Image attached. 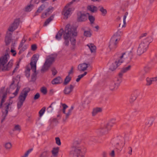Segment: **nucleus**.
Wrapping results in <instances>:
<instances>
[{
	"mask_svg": "<svg viewBox=\"0 0 157 157\" xmlns=\"http://www.w3.org/2000/svg\"><path fill=\"white\" fill-rule=\"evenodd\" d=\"M20 77L13 79L10 86V89L8 88H2L0 90V108L2 107V122L5 119L8 111L11 109V105L13 101L11 99L17 95L21 86L19 85Z\"/></svg>",
	"mask_w": 157,
	"mask_h": 157,
	"instance_id": "f257e3e1",
	"label": "nucleus"
},
{
	"mask_svg": "<svg viewBox=\"0 0 157 157\" xmlns=\"http://www.w3.org/2000/svg\"><path fill=\"white\" fill-rule=\"evenodd\" d=\"M77 32L76 28L67 24L66 26L63 37L64 43L66 46H68L70 41L71 45L74 47L75 44L76 40L75 37L77 36Z\"/></svg>",
	"mask_w": 157,
	"mask_h": 157,
	"instance_id": "f03ea898",
	"label": "nucleus"
},
{
	"mask_svg": "<svg viewBox=\"0 0 157 157\" xmlns=\"http://www.w3.org/2000/svg\"><path fill=\"white\" fill-rule=\"evenodd\" d=\"M9 54H5L0 58V71H8L12 67L13 64V60L10 59Z\"/></svg>",
	"mask_w": 157,
	"mask_h": 157,
	"instance_id": "7ed1b4c3",
	"label": "nucleus"
},
{
	"mask_svg": "<svg viewBox=\"0 0 157 157\" xmlns=\"http://www.w3.org/2000/svg\"><path fill=\"white\" fill-rule=\"evenodd\" d=\"M29 88H25L23 89L20 93L18 98V101L17 104V107L18 109L21 108L23 103L25 101L28 95V93L30 91Z\"/></svg>",
	"mask_w": 157,
	"mask_h": 157,
	"instance_id": "20e7f679",
	"label": "nucleus"
},
{
	"mask_svg": "<svg viewBox=\"0 0 157 157\" xmlns=\"http://www.w3.org/2000/svg\"><path fill=\"white\" fill-rule=\"evenodd\" d=\"M86 150L83 148H72L69 155L71 157H84Z\"/></svg>",
	"mask_w": 157,
	"mask_h": 157,
	"instance_id": "39448f33",
	"label": "nucleus"
},
{
	"mask_svg": "<svg viewBox=\"0 0 157 157\" xmlns=\"http://www.w3.org/2000/svg\"><path fill=\"white\" fill-rule=\"evenodd\" d=\"M68 3L63 8L61 12V14L63 16L64 19H67L72 14V12L74 10V9L73 7H71V3Z\"/></svg>",
	"mask_w": 157,
	"mask_h": 157,
	"instance_id": "423d86ee",
	"label": "nucleus"
},
{
	"mask_svg": "<svg viewBox=\"0 0 157 157\" xmlns=\"http://www.w3.org/2000/svg\"><path fill=\"white\" fill-rule=\"evenodd\" d=\"M39 56L38 55H34L32 59V60L30 63L31 66V69L34 73L32 76V79L34 81L36 79V63L38 59Z\"/></svg>",
	"mask_w": 157,
	"mask_h": 157,
	"instance_id": "0eeeda50",
	"label": "nucleus"
},
{
	"mask_svg": "<svg viewBox=\"0 0 157 157\" xmlns=\"http://www.w3.org/2000/svg\"><path fill=\"white\" fill-rule=\"evenodd\" d=\"M54 61V58L52 55L48 56L42 68L41 71L44 72L48 70Z\"/></svg>",
	"mask_w": 157,
	"mask_h": 157,
	"instance_id": "6e6552de",
	"label": "nucleus"
},
{
	"mask_svg": "<svg viewBox=\"0 0 157 157\" xmlns=\"http://www.w3.org/2000/svg\"><path fill=\"white\" fill-rule=\"evenodd\" d=\"M20 23V20L18 19H15L13 23L10 25L8 28V31L12 33L18 27Z\"/></svg>",
	"mask_w": 157,
	"mask_h": 157,
	"instance_id": "1a4fd4ad",
	"label": "nucleus"
},
{
	"mask_svg": "<svg viewBox=\"0 0 157 157\" xmlns=\"http://www.w3.org/2000/svg\"><path fill=\"white\" fill-rule=\"evenodd\" d=\"M89 13L83 12H80L78 13L77 21L78 22H83L85 21L87 19Z\"/></svg>",
	"mask_w": 157,
	"mask_h": 157,
	"instance_id": "9d476101",
	"label": "nucleus"
},
{
	"mask_svg": "<svg viewBox=\"0 0 157 157\" xmlns=\"http://www.w3.org/2000/svg\"><path fill=\"white\" fill-rule=\"evenodd\" d=\"M120 39L119 35L117 33H115L111 35L110 42L113 43L114 46H116Z\"/></svg>",
	"mask_w": 157,
	"mask_h": 157,
	"instance_id": "9b49d317",
	"label": "nucleus"
},
{
	"mask_svg": "<svg viewBox=\"0 0 157 157\" xmlns=\"http://www.w3.org/2000/svg\"><path fill=\"white\" fill-rule=\"evenodd\" d=\"M146 50V45L144 42L140 43L137 50V53L138 55L143 54Z\"/></svg>",
	"mask_w": 157,
	"mask_h": 157,
	"instance_id": "f8f14e48",
	"label": "nucleus"
},
{
	"mask_svg": "<svg viewBox=\"0 0 157 157\" xmlns=\"http://www.w3.org/2000/svg\"><path fill=\"white\" fill-rule=\"evenodd\" d=\"M12 33L9 31H7L5 39V42L7 45L11 43L12 40Z\"/></svg>",
	"mask_w": 157,
	"mask_h": 157,
	"instance_id": "ddd939ff",
	"label": "nucleus"
},
{
	"mask_svg": "<svg viewBox=\"0 0 157 157\" xmlns=\"http://www.w3.org/2000/svg\"><path fill=\"white\" fill-rule=\"evenodd\" d=\"M83 31V35L86 37H90L92 35V32L90 29L88 28L83 27L82 29Z\"/></svg>",
	"mask_w": 157,
	"mask_h": 157,
	"instance_id": "4468645a",
	"label": "nucleus"
},
{
	"mask_svg": "<svg viewBox=\"0 0 157 157\" xmlns=\"http://www.w3.org/2000/svg\"><path fill=\"white\" fill-rule=\"evenodd\" d=\"M88 67V64L82 63L79 64L78 67V69L80 71H83L86 70Z\"/></svg>",
	"mask_w": 157,
	"mask_h": 157,
	"instance_id": "2eb2a0df",
	"label": "nucleus"
},
{
	"mask_svg": "<svg viewBox=\"0 0 157 157\" xmlns=\"http://www.w3.org/2000/svg\"><path fill=\"white\" fill-rule=\"evenodd\" d=\"M59 148H52L51 151L52 153V157H56L59 154Z\"/></svg>",
	"mask_w": 157,
	"mask_h": 157,
	"instance_id": "dca6fc26",
	"label": "nucleus"
},
{
	"mask_svg": "<svg viewBox=\"0 0 157 157\" xmlns=\"http://www.w3.org/2000/svg\"><path fill=\"white\" fill-rule=\"evenodd\" d=\"M102 108L101 107H97L93 109L92 112L93 116H95L97 113H101L102 111Z\"/></svg>",
	"mask_w": 157,
	"mask_h": 157,
	"instance_id": "f3484780",
	"label": "nucleus"
},
{
	"mask_svg": "<svg viewBox=\"0 0 157 157\" xmlns=\"http://www.w3.org/2000/svg\"><path fill=\"white\" fill-rule=\"evenodd\" d=\"M74 87V86L71 85L66 87L64 90V93L67 95L69 94L72 91Z\"/></svg>",
	"mask_w": 157,
	"mask_h": 157,
	"instance_id": "a211bd4d",
	"label": "nucleus"
},
{
	"mask_svg": "<svg viewBox=\"0 0 157 157\" xmlns=\"http://www.w3.org/2000/svg\"><path fill=\"white\" fill-rule=\"evenodd\" d=\"M63 81V79L60 77H58L54 79L52 81V83L53 85H56L62 82Z\"/></svg>",
	"mask_w": 157,
	"mask_h": 157,
	"instance_id": "6ab92c4d",
	"label": "nucleus"
},
{
	"mask_svg": "<svg viewBox=\"0 0 157 157\" xmlns=\"http://www.w3.org/2000/svg\"><path fill=\"white\" fill-rule=\"evenodd\" d=\"M53 10L54 8L52 6H50L48 9H47V12L44 13L42 15L41 17L43 18H45L46 17L47 15H48V13L49 12H52V11Z\"/></svg>",
	"mask_w": 157,
	"mask_h": 157,
	"instance_id": "aec40b11",
	"label": "nucleus"
},
{
	"mask_svg": "<svg viewBox=\"0 0 157 157\" xmlns=\"http://www.w3.org/2000/svg\"><path fill=\"white\" fill-rule=\"evenodd\" d=\"M128 15V13L127 12H126L123 17V23L121 24H120L119 26L120 27H124L125 26L126 24V19Z\"/></svg>",
	"mask_w": 157,
	"mask_h": 157,
	"instance_id": "412c9836",
	"label": "nucleus"
},
{
	"mask_svg": "<svg viewBox=\"0 0 157 157\" xmlns=\"http://www.w3.org/2000/svg\"><path fill=\"white\" fill-rule=\"evenodd\" d=\"M88 10L90 11L91 12L94 13L97 11V8L93 5H90L87 6Z\"/></svg>",
	"mask_w": 157,
	"mask_h": 157,
	"instance_id": "4be33fe9",
	"label": "nucleus"
},
{
	"mask_svg": "<svg viewBox=\"0 0 157 157\" xmlns=\"http://www.w3.org/2000/svg\"><path fill=\"white\" fill-rule=\"evenodd\" d=\"M87 46L90 48L91 53L95 52H96V47L93 44H89Z\"/></svg>",
	"mask_w": 157,
	"mask_h": 157,
	"instance_id": "5701e85b",
	"label": "nucleus"
},
{
	"mask_svg": "<svg viewBox=\"0 0 157 157\" xmlns=\"http://www.w3.org/2000/svg\"><path fill=\"white\" fill-rule=\"evenodd\" d=\"M48 3L43 4L37 10V12L39 13L41 12L48 7Z\"/></svg>",
	"mask_w": 157,
	"mask_h": 157,
	"instance_id": "b1692460",
	"label": "nucleus"
},
{
	"mask_svg": "<svg viewBox=\"0 0 157 157\" xmlns=\"http://www.w3.org/2000/svg\"><path fill=\"white\" fill-rule=\"evenodd\" d=\"M74 109V107L71 106L68 110L67 112L66 113L65 112V113H64L65 115V117L66 119L68 118L69 116L71 115L72 110Z\"/></svg>",
	"mask_w": 157,
	"mask_h": 157,
	"instance_id": "393cba45",
	"label": "nucleus"
},
{
	"mask_svg": "<svg viewBox=\"0 0 157 157\" xmlns=\"http://www.w3.org/2000/svg\"><path fill=\"white\" fill-rule=\"evenodd\" d=\"M63 29H61L58 33H57L56 36V38L57 40H60L63 33Z\"/></svg>",
	"mask_w": 157,
	"mask_h": 157,
	"instance_id": "a878e982",
	"label": "nucleus"
},
{
	"mask_svg": "<svg viewBox=\"0 0 157 157\" xmlns=\"http://www.w3.org/2000/svg\"><path fill=\"white\" fill-rule=\"evenodd\" d=\"M21 130V126L18 124H15L14 125L13 131H17L19 132Z\"/></svg>",
	"mask_w": 157,
	"mask_h": 157,
	"instance_id": "bb28decb",
	"label": "nucleus"
},
{
	"mask_svg": "<svg viewBox=\"0 0 157 157\" xmlns=\"http://www.w3.org/2000/svg\"><path fill=\"white\" fill-rule=\"evenodd\" d=\"M117 67L115 62L114 63H112L110 64L109 69L113 71L116 70Z\"/></svg>",
	"mask_w": 157,
	"mask_h": 157,
	"instance_id": "cd10ccee",
	"label": "nucleus"
},
{
	"mask_svg": "<svg viewBox=\"0 0 157 157\" xmlns=\"http://www.w3.org/2000/svg\"><path fill=\"white\" fill-rule=\"evenodd\" d=\"M20 60L19 61H17L16 63L15 66L14 68L13 71V74L14 73L16 72L17 70L18 69L19 67V64L20 62Z\"/></svg>",
	"mask_w": 157,
	"mask_h": 157,
	"instance_id": "c85d7f7f",
	"label": "nucleus"
},
{
	"mask_svg": "<svg viewBox=\"0 0 157 157\" xmlns=\"http://www.w3.org/2000/svg\"><path fill=\"white\" fill-rule=\"evenodd\" d=\"M81 143V141L79 139H74L73 142V145L74 147L77 146L78 145L80 144Z\"/></svg>",
	"mask_w": 157,
	"mask_h": 157,
	"instance_id": "c756f323",
	"label": "nucleus"
},
{
	"mask_svg": "<svg viewBox=\"0 0 157 157\" xmlns=\"http://www.w3.org/2000/svg\"><path fill=\"white\" fill-rule=\"evenodd\" d=\"M99 8H100V11L101 12L103 16H105L107 13V10L104 9L102 6H99Z\"/></svg>",
	"mask_w": 157,
	"mask_h": 157,
	"instance_id": "7c9ffc66",
	"label": "nucleus"
},
{
	"mask_svg": "<svg viewBox=\"0 0 157 157\" xmlns=\"http://www.w3.org/2000/svg\"><path fill=\"white\" fill-rule=\"evenodd\" d=\"M71 77L69 75L67 76L64 81L63 84L64 85H67L71 80Z\"/></svg>",
	"mask_w": 157,
	"mask_h": 157,
	"instance_id": "2f4dec72",
	"label": "nucleus"
},
{
	"mask_svg": "<svg viewBox=\"0 0 157 157\" xmlns=\"http://www.w3.org/2000/svg\"><path fill=\"white\" fill-rule=\"evenodd\" d=\"M152 80V78H150L149 77L146 78V81L147 82V86H149L151 84L152 82L153 81Z\"/></svg>",
	"mask_w": 157,
	"mask_h": 157,
	"instance_id": "473e14b6",
	"label": "nucleus"
},
{
	"mask_svg": "<svg viewBox=\"0 0 157 157\" xmlns=\"http://www.w3.org/2000/svg\"><path fill=\"white\" fill-rule=\"evenodd\" d=\"M53 16H52L49 17L44 22V25L46 26L49 23L50 21H51L53 20Z\"/></svg>",
	"mask_w": 157,
	"mask_h": 157,
	"instance_id": "72a5a7b5",
	"label": "nucleus"
},
{
	"mask_svg": "<svg viewBox=\"0 0 157 157\" xmlns=\"http://www.w3.org/2000/svg\"><path fill=\"white\" fill-rule=\"evenodd\" d=\"M124 61H122L119 59H118L116 60L115 62L116 65L118 67Z\"/></svg>",
	"mask_w": 157,
	"mask_h": 157,
	"instance_id": "f704fd0d",
	"label": "nucleus"
},
{
	"mask_svg": "<svg viewBox=\"0 0 157 157\" xmlns=\"http://www.w3.org/2000/svg\"><path fill=\"white\" fill-rule=\"evenodd\" d=\"M33 7L32 5H30L27 6L25 9V10L26 12H29L31 10Z\"/></svg>",
	"mask_w": 157,
	"mask_h": 157,
	"instance_id": "c9c22d12",
	"label": "nucleus"
},
{
	"mask_svg": "<svg viewBox=\"0 0 157 157\" xmlns=\"http://www.w3.org/2000/svg\"><path fill=\"white\" fill-rule=\"evenodd\" d=\"M48 152L45 151L42 152L39 157H48Z\"/></svg>",
	"mask_w": 157,
	"mask_h": 157,
	"instance_id": "e433bc0d",
	"label": "nucleus"
},
{
	"mask_svg": "<svg viewBox=\"0 0 157 157\" xmlns=\"http://www.w3.org/2000/svg\"><path fill=\"white\" fill-rule=\"evenodd\" d=\"M45 108L44 107L39 112L40 117H41L43 115L45 110Z\"/></svg>",
	"mask_w": 157,
	"mask_h": 157,
	"instance_id": "4c0bfd02",
	"label": "nucleus"
},
{
	"mask_svg": "<svg viewBox=\"0 0 157 157\" xmlns=\"http://www.w3.org/2000/svg\"><path fill=\"white\" fill-rule=\"evenodd\" d=\"M89 17V19L91 24H93L94 21V17L90 15L89 14V15H88Z\"/></svg>",
	"mask_w": 157,
	"mask_h": 157,
	"instance_id": "58836bf2",
	"label": "nucleus"
},
{
	"mask_svg": "<svg viewBox=\"0 0 157 157\" xmlns=\"http://www.w3.org/2000/svg\"><path fill=\"white\" fill-rule=\"evenodd\" d=\"M41 92L44 94H45L47 93V88L45 87H42L40 89Z\"/></svg>",
	"mask_w": 157,
	"mask_h": 157,
	"instance_id": "ea45409f",
	"label": "nucleus"
},
{
	"mask_svg": "<svg viewBox=\"0 0 157 157\" xmlns=\"http://www.w3.org/2000/svg\"><path fill=\"white\" fill-rule=\"evenodd\" d=\"M30 68L29 67H27L26 70L25 71V75L27 77H29L30 76Z\"/></svg>",
	"mask_w": 157,
	"mask_h": 157,
	"instance_id": "a19ab883",
	"label": "nucleus"
},
{
	"mask_svg": "<svg viewBox=\"0 0 157 157\" xmlns=\"http://www.w3.org/2000/svg\"><path fill=\"white\" fill-rule=\"evenodd\" d=\"M4 146L5 147H10L13 146V145L10 143L7 142L4 144Z\"/></svg>",
	"mask_w": 157,
	"mask_h": 157,
	"instance_id": "79ce46f5",
	"label": "nucleus"
},
{
	"mask_svg": "<svg viewBox=\"0 0 157 157\" xmlns=\"http://www.w3.org/2000/svg\"><path fill=\"white\" fill-rule=\"evenodd\" d=\"M56 141V144L59 146H60L61 144V142L60 139L59 137H56L55 138Z\"/></svg>",
	"mask_w": 157,
	"mask_h": 157,
	"instance_id": "37998d69",
	"label": "nucleus"
},
{
	"mask_svg": "<svg viewBox=\"0 0 157 157\" xmlns=\"http://www.w3.org/2000/svg\"><path fill=\"white\" fill-rule=\"evenodd\" d=\"M63 107L62 111L63 113H65V109L68 107V106L65 104H62Z\"/></svg>",
	"mask_w": 157,
	"mask_h": 157,
	"instance_id": "c03bdc74",
	"label": "nucleus"
},
{
	"mask_svg": "<svg viewBox=\"0 0 157 157\" xmlns=\"http://www.w3.org/2000/svg\"><path fill=\"white\" fill-rule=\"evenodd\" d=\"M10 52L11 53V54L13 56H15L17 54L15 50L13 49L12 48H11V49Z\"/></svg>",
	"mask_w": 157,
	"mask_h": 157,
	"instance_id": "a18cd8bd",
	"label": "nucleus"
},
{
	"mask_svg": "<svg viewBox=\"0 0 157 157\" xmlns=\"http://www.w3.org/2000/svg\"><path fill=\"white\" fill-rule=\"evenodd\" d=\"M40 97V94L39 93H36L34 96L33 99L35 100L38 99Z\"/></svg>",
	"mask_w": 157,
	"mask_h": 157,
	"instance_id": "49530a36",
	"label": "nucleus"
},
{
	"mask_svg": "<svg viewBox=\"0 0 157 157\" xmlns=\"http://www.w3.org/2000/svg\"><path fill=\"white\" fill-rule=\"evenodd\" d=\"M131 68V66L129 65L127 67L124 68L123 70V71L124 72H125L128 70H129Z\"/></svg>",
	"mask_w": 157,
	"mask_h": 157,
	"instance_id": "de8ad7c7",
	"label": "nucleus"
},
{
	"mask_svg": "<svg viewBox=\"0 0 157 157\" xmlns=\"http://www.w3.org/2000/svg\"><path fill=\"white\" fill-rule=\"evenodd\" d=\"M87 74V72H85L83 74L79 75L78 76L81 78H82L84 76L86 75Z\"/></svg>",
	"mask_w": 157,
	"mask_h": 157,
	"instance_id": "09e8293b",
	"label": "nucleus"
},
{
	"mask_svg": "<svg viewBox=\"0 0 157 157\" xmlns=\"http://www.w3.org/2000/svg\"><path fill=\"white\" fill-rule=\"evenodd\" d=\"M36 46L35 44L32 45L31 46V49L33 51H34L36 49Z\"/></svg>",
	"mask_w": 157,
	"mask_h": 157,
	"instance_id": "8fccbe9b",
	"label": "nucleus"
},
{
	"mask_svg": "<svg viewBox=\"0 0 157 157\" xmlns=\"http://www.w3.org/2000/svg\"><path fill=\"white\" fill-rule=\"evenodd\" d=\"M125 52H124V53H122L121 54V55L120 57H119V59H120V60H122V61H124L123 60V59H122L124 57V55H125Z\"/></svg>",
	"mask_w": 157,
	"mask_h": 157,
	"instance_id": "3c124183",
	"label": "nucleus"
},
{
	"mask_svg": "<svg viewBox=\"0 0 157 157\" xmlns=\"http://www.w3.org/2000/svg\"><path fill=\"white\" fill-rule=\"evenodd\" d=\"M52 74L54 75H56L57 73L56 70L55 69H52Z\"/></svg>",
	"mask_w": 157,
	"mask_h": 157,
	"instance_id": "603ef678",
	"label": "nucleus"
},
{
	"mask_svg": "<svg viewBox=\"0 0 157 157\" xmlns=\"http://www.w3.org/2000/svg\"><path fill=\"white\" fill-rule=\"evenodd\" d=\"M33 150V149L32 148H31L28 150L25 153L29 155V154Z\"/></svg>",
	"mask_w": 157,
	"mask_h": 157,
	"instance_id": "864d4df0",
	"label": "nucleus"
},
{
	"mask_svg": "<svg viewBox=\"0 0 157 157\" xmlns=\"http://www.w3.org/2000/svg\"><path fill=\"white\" fill-rule=\"evenodd\" d=\"M73 72V67H72L71 70H70V71L68 72V74L69 75H69L70 74H71Z\"/></svg>",
	"mask_w": 157,
	"mask_h": 157,
	"instance_id": "5fc2aeb1",
	"label": "nucleus"
},
{
	"mask_svg": "<svg viewBox=\"0 0 157 157\" xmlns=\"http://www.w3.org/2000/svg\"><path fill=\"white\" fill-rule=\"evenodd\" d=\"M80 1V0H72L71 2H70L69 3H71V5L74 2H78Z\"/></svg>",
	"mask_w": 157,
	"mask_h": 157,
	"instance_id": "6e6d98bb",
	"label": "nucleus"
},
{
	"mask_svg": "<svg viewBox=\"0 0 157 157\" xmlns=\"http://www.w3.org/2000/svg\"><path fill=\"white\" fill-rule=\"evenodd\" d=\"M103 157H107V153L104 152L103 153Z\"/></svg>",
	"mask_w": 157,
	"mask_h": 157,
	"instance_id": "4d7b16f0",
	"label": "nucleus"
},
{
	"mask_svg": "<svg viewBox=\"0 0 157 157\" xmlns=\"http://www.w3.org/2000/svg\"><path fill=\"white\" fill-rule=\"evenodd\" d=\"M152 78V81L154 82H156L157 81V76L155 77Z\"/></svg>",
	"mask_w": 157,
	"mask_h": 157,
	"instance_id": "13d9d810",
	"label": "nucleus"
},
{
	"mask_svg": "<svg viewBox=\"0 0 157 157\" xmlns=\"http://www.w3.org/2000/svg\"><path fill=\"white\" fill-rule=\"evenodd\" d=\"M81 78L78 76V78L76 79V81L77 82H78Z\"/></svg>",
	"mask_w": 157,
	"mask_h": 157,
	"instance_id": "bf43d9fd",
	"label": "nucleus"
},
{
	"mask_svg": "<svg viewBox=\"0 0 157 157\" xmlns=\"http://www.w3.org/2000/svg\"><path fill=\"white\" fill-rule=\"evenodd\" d=\"M28 155L26 154V153H25V154L22 156L21 157H27Z\"/></svg>",
	"mask_w": 157,
	"mask_h": 157,
	"instance_id": "052dcab7",
	"label": "nucleus"
},
{
	"mask_svg": "<svg viewBox=\"0 0 157 157\" xmlns=\"http://www.w3.org/2000/svg\"><path fill=\"white\" fill-rule=\"evenodd\" d=\"M94 27L96 29V31H97L99 29V28L98 25H96Z\"/></svg>",
	"mask_w": 157,
	"mask_h": 157,
	"instance_id": "680f3d73",
	"label": "nucleus"
},
{
	"mask_svg": "<svg viewBox=\"0 0 157 157\" xmlns=\"http://www.w3.org/2000/svg\"><path fill=\"white\" fill-rule=\"evenodd\" d=\"M91 1L93 2H100L101 1V0H91Z\"/></svg>",
	"mask_w": 157,
	"mask_h": 157,
	"instance_id": "e2e57ef3",
	"label": "nucleus"
},
{
	"mask_svg": "<svg viewBox=\"0 0 157 157\" xmlns=\"http://www.w3.org/2000/svg\"><path fill=\"white\" fill-rule=\"evenodd\" d=\"M114 155V151H112L111 153V155L112 156H113Z\"/></svg>",
	"mask_w": 157,
	"mask_h": 157,
	"instance_id": "0e129e2a",
	"label": "nucleus"
},
{
	"mask_svg": "<svg viewBox=\"0 0 157 157\" xmlns=\"http://www.w3.org/2000/svg\"><path fill=\"white\" fill-rule=\"evenodd\" d=\"M23 46V44H22V43H21L19 45V48H21Z\"/></svg>",
	"mask_w": 157,
	"mask_h": 157,
	"instance_id": "69168bd1",
	"label": "nucleus"
},
{
	"mask_svg": "<svg viewBox=\"0 0 157 157\" xmlns=\"http://www.w3.org/2000/svg\"><path fill=\"white\" fill-rule=\"evenodd\" d=\"M53 103H52L51 105L49 106V107H48V110H49L50 109V108H52V105Z\"/></svg>",
	"mask_w": 157,
	"mask_h": 157,
	"instance_id": "338daca9",
	"label": "nucleus"
},
{
	"mask_svg": "<svg viewBox=\"0 0 157 157\" xmlns=\"http://www.w3.org/2000/svg\"><path fill=\"white\" fill-rule=\"evenodd\" d=\"M153 0H149L150 2H151V3L153 1Z\"/></svg>",
	"mask_w": 157,
	"mask_h": 157,
	"instance_id": "774afa93",
	"label": "nucleus"
}]
</instances>
